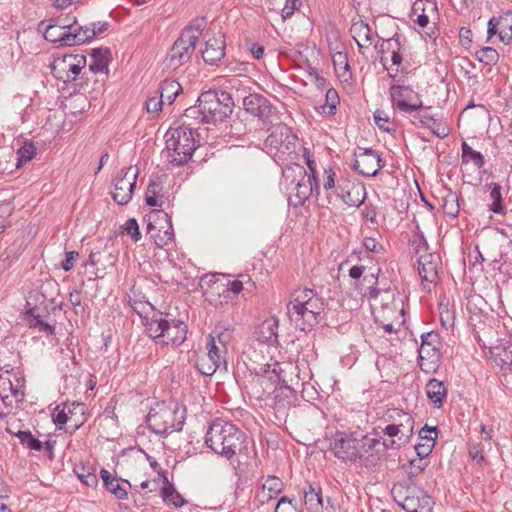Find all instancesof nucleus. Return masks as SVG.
<instances>
[{
	"label": "nucleus",
	"mask_w": 512,
	"mask_h": 512,
	"mask_svg": "<svg viewBox=\"0 0 512 512\" xmlns=\"http://www.w3.org/2000/svg\"><path fill=\"white\" fill-rule=\"evenodd\" d=\"M490 353L494 361L501 364L502 368L508 366L512 370V345L506 342L491 346Z\"/></svg>",
	"instance_id": "obj_32"
},
{
	"label": "nucleus",
	"mask_w": 512,
	"mask_h": 512,
	"mask_svg": "<svg viewBox=\"0 0 512 512\" xmlns=\"http://www.w3.org/2000/svg\"><path fill=\"white\" fill-rule=\"evenodd\" d=\"M205 26L206 21L204 18H196L190 22V24L183 30L181 34H188V36H197L198 41Z\"/></svg>",
	"instance_id": "obj_54"
},
{
	"label": "nucleus",
	"mask_w": 512,
	"mask_h": 512,
	"mask_svg": "<svg viewBox=\"0 0 512 512\" xmlns=\"http://www.w3.org/2000/svg\"><path fill=\"white\" fill-rule=\"evenodd\" d=\"M204 115L205 113L200 107V102H197L194 106L188 107L184 112V116L186 118L198 120L200 123H206Z\"/></svg>",
	"instance_id": "obj_61"
},
{
	"label": "nucleus",
	"mask_w": 512,
	"mask_h": 512,
	"mask_svg": "<svg viewBox=\"0 0 512 512\" xmlns=\"http://www.w3.org/2000/svg\"><path fill=\"white\" fill-rule=\"evenodd\" d=\"M197 102H200V107L205 113V122L213 124L224 121L231 115L234 107L231 94L224 90L202 92Z\"/></svg>",
	"instance_id": "obj_5"
},
{
	"label": "nucleus",
	"mask_w": 512,
	"mask_h": 512,
	"mask_svg": "<svg viewBox=\"0 0 512 512\" xmlns=\"http://www.w3.org/2000/svg\"><path fill=\"white\" fill-rule=\"evenodd\" d=\"M278 320L270 318L265 320L258 328L259 339L270 344L278 343Z\"/></svg>",
	"instance_id": "obj_33"
},
{
	"label": "nucleus",
	"mask_w": 512,
	"mask_h": 512,
	"mask_svg": "<svg viewBox=\"0 0 512 512\" xmlns=\"http://www.w3.org/2000/svg\"><path fill=\"white\" fill-rule=\"evenodd\" d=\"M226 42L224 36L209 38L205 49L201 51L203 60L210 65L217 64L225 56Z\"/></svg>",
	"instance_id": "obj_19"
},
{
	"label": "nucleus",
	"mask_w": 512,
	"mask_h": 512,
	"mask_svg": "<svg viewBox=\"0 0 512 512\" xmlns=\"http://www.w3.org/2000/svg\"><path fill=\"white\" fill-rule=\"evenodd\" d=\"M335 197L348 206L359 207L365 201L366 189L359 181L341 178L337 181Z\"/></svg>",
	"instance_id": "obj_13"
},
{
	"label": "nucleus",
	"mask_w": 512,
	"mask_h": 512,
	"mask_svg": "<svg viewBox=\"0 0 512 512\" xmlns=\"http://www.w3.org/2000/svg\"><path fill=\"white\" fill-rule=\"evenodd\" d=\"M489 192L490 203L489 211L504 216L507 212L506 204L502 195V186L499 183L492 182L485 185Z\"/></svg>",
	"instance_id": "obj_24"
},
{
	"label": "nucleus",
	"mask_w": 512,
	"mask_h": 512,
	"mask_svg": "<svg viewBox=\"0 0 512 512\" xmlns=\"http://www.w3.org/2000/svg\"><path fill=\"white\" fill-rule=\"evenodd\" d=\"M197 44V36H188V34H180L167 54L169 65L178 68L187 63Z\"/></svg>",
	"instance_id": "obj_12"
},
{
	"label": "nucleus",
	"mask_w": 512,
	"mask_h": 512,
	"mask_svg": "<svg viewBox=\"0 0 512 512\" xmlns=\"http://www.w3.org/2000/svg\"><path fill=\"white\" fill-rule=\"evenodd\" d=\"M233 337V330L229 326L218 324L208 336V340H214L215 344L227 348Z\"/></svg>",
	"instance_id": "obj_36"
},
{
	"label": "nucleus",
	"mask_w": 512,
	"mask_h": 512,
	"mask_svg": "<svg viewBox=\"0 0 512 512\" xmlns=\"http://www.w3.org/2000/svg\"><path fill=\"white\" fill-rule=\"evenodd\" d=\"M154 212L161 214L169 224V227L163 233L159 230L156 235L151 236L154 239L156 246L163 248L173 241L174 233L172 230V224L168 214L164 210H154Z\"/></svg>",
	"instance_id": "obj_38"
},
{
	"label": "nucleus",
	"mask_w": 512,
	"mask_h": 512,
	"mask_svg": "<svg viewBox=\"0 0 512 512\" xmlns=\"http://www.w3.org/2000/svg\"><path fill=\"white\" fill-rule=\"evenodd\" d=\"M427 463L422 461V459H412L409 461V465L405 467V472L407 473L409 479L416 477L422 470L425 469Z\"/></svg>",
	"instance_id": "obj_59"
},
{
	"label": "nucleus",
	"mask_w": 512,
	"mask_h": 512,
	"mask_svg": "<svg viewBox=\"0 0 512 512\" xmlns=\"http://www.w3.org/2000/svg\"><path fill=\"white\" fill-rule=\"evenodd\" d=\"M493 18L498 26L500 40L505 44H510L512 42V10Z\"/></svg>",
	"instance_id": "obj_29"
},
{
	"label": "nucleus",
	"mask_w": 512,
	"mask_h": 512,
	"mask_svg": "<svg viewBox=\"0 0 512 512\" xmlns=\"http://www.w3.org/2000/svg\"><path fill=\"white\" fill-rule=\"evenodd\" d=\"M325 304L315 290L297 289L291 295L287 304V314L290 320L301 331H306L317 325L324 314Z\"/></svg>",
	"instance_id": "obj_2"
},
{
	"label": "nucleus",
	"mask_w": 512,
	"mask_h": 512,
	"mask_svg": "<svg viewBox=\"0 0 512 512\" xmlns=\"http://www.w3.org/2000/svg\"><path fill=\"white\" fill-rule=\"evenodd\" d=\"M469 457L479 466L485 463V457L483 455V448L480 443H469L468 444Z\"/></svg>",
	"instance_id": "obj_56"
},
{
	"label": "nucleus",
	"mask_w": 512,
	"mask_h": 512,
	"mask_svg": "<svg viewBox=\"0 0 512 512\" xmlns=\"http://www.w3.org/2000/svg\"><path fill=\"white\" fill-rule=\"evenodd\" d=\"M385 166L378 152L371 148L363 149L354 160L353 168L362 176L374 177Z\"/></svg>",
	"instance_id": "obj_16"
},
{
	"label": "nucleus",
	"mask_w": 512,
	"mask_h": 512,
	"mask_svg": "<svg viewBox=\"0 0 512 512\" xmlns=\"http://www.w3.org/2000/svg\"><path fill=\"white\" fill-rule=\"evenodd\" d=\"M379 296H382V306L388 305V301L395 299V290L391 288L380 289L377 287L371 288L369 291L370 299L376 300Z\"/></svg>",
	"instance_id": "obj_50"
},
{
	"label": "nucleus",
	"mask_w": 512,
	"mask_h": 512,
	"mask_svg": "<svg viewBox=\"0 0 512 512\" xmlns=\"http://www.w3.org/2000/svg\"><path fill=\"white\" fill-rule=\"evenodd\" d=\"M414 119L418 120L423 127L429 129L438 138L443 139L449 134L447 126L432 115L417 113L414 115Z\"/></svg>",
	"instance_id": "obj_27"
},
{
	"label": "nucleus",
	"mask_w": 512,
	"mask_h": 512,
	"mask_svg": "<svg viewBox=\"0 0 512 512\" xmlns=\"http://www.w3.org/2000/svg\"><path fill=\"white\" fill-rule=\"evenodd\" d=\"M86 26L80 25L76 18H73V24L62 35L63 47L81 45L86 41L93 39V33L89 34Z\"/></svg>",
	"instance_id": "obj_20"
},
{
	"label": "nucleus",
	"mask_w": 512,
	"mask_h": 512,
	"mask_svg": "<svg viewBox=\"0 0 512 512\" xmlns=\"http://www.w3.org/2000/svg\"><path fill=\"white\" fill-rule=\"evenodd\" d=\"M165 325H167V319L163 318L161 313L154 315L147 326L150 337L155 339L161 338L163 340Z\"/></svg>",
	"instance_id": "obj_41"
},
{
	"label": "nucleus",
	"mask_w": 512,
	"mask_h": 512,
	"mask_svg": "<svg viewBox=\"0 0 512 512\" xmlns=\"http://www.w3.org/2000/svg\"><path fill=\"white\" fill-rule=\"evenodd\" d=\"M402 485L392 489V495L397 504L406 512H431L433 509L432 498L421 488L406 487L402 491Z\"/></svg>",
	"instance_id": "obj_8"
},
{
	"label": "nucleus",
	"mask_w": 512,
	"mask_h": 512,
	"mask_svg": "<svg viewBox=\"0 0 512 512\" xmlns=\"http://www.w3.org/2000/svg\"><path fill=\"white\" fill-rule=\"evenodd\" d=\"M410 244L414 248L416 254L426 252L428 249V243L418 224L415 227V232L412 239L410 240Z\"/></svg>",
	"instance_id": "obj_49"
},
{
	"label": "nucleus",
	"mask_w": 512,
	"mask_h": 512,
	"mask_svg": "<svg viewBox=\"0 0 512 512\" xmlns=\"http://www.w3.org/2000/svg\"><path fill=\"white\" fill-rule=\"evenodd\" d=\"M350 31L357 43L359 51H361L363 48V44L360 42V39H364L366 42L371 43L372 31L367 23H364L363 21L354 23Z\"/></svg>",
	"instance_id": "obj_40"
},
{
	"label": "nucleus",
	"mask_w": 512,
	"mask_h": 512,
	"mask_svg": "<svg viewBox=\"0 0 512 512\" xmlns=\"http://www.w3.org/2000/svg\"><path fill=\"white\" fill-rule=\"evenodd\" d=\"M219 276H222L223 278H226L225 275L218 274V273H212V274H205L200 279V288L203 289V295L208 297L210 294H218V296H221L222 291L225 290V283L219 281Z\"/></svg>",
	"instance_id": "obj_28"
},
{
	"label": "nucleus",
	"mask_w": 512,
	"mask_h": 512,
	"mask_svg": "<svg viewBox=\"0 0 512 512\" xmlns=\"http://www.w3.org/2000/svg\"><path fill=\"white\" fill-rule=\"evenodd\" d=\"M35 155L36 147L32 141H24L23 145L17 150V168H19L23 163L32 160Z\"/></svg>",
	"instance_id": "obj_43"
},
{
	"label": "nucleus",
	"mask_w": 512,
	"mask_h": 512,
	"mask_svg": "<svg viewBox=\"0 0 512 512\" xmlns=\"http://www.w3.org/2000/svg\"><path fill=\"white\" fill-rule=\"evenodd\" d=\"M395 443V440H390L389 442H381L378 438H372L368 435H365L361 439H358L360 460L363 458L364 454H370L373 456V451L379 454L381 451L383 452L386 449L392 448Z\"/></svg>",
	"instance_id": "obj_23"
},
{
	"label": "nucleus",
	"mask_w": 512,
	"mask_h": 512,
	"mask_svg": "<svg viewBox=\"0 0 512 512\" xmlns=\"http://www.w3.org/2000/svg\"><path fill=\"white\" fill-rule=\"evenodd\" d=\"M440 336L435 331L423 333L421 335V345L419 348V360L420 368L424 371H428L424 368V360H427L430 364L436 365L440 359Z\"/></svg>",
	"instance_id": "obj_17"
},
{
	"label": "nucleus",
	"mask_w": 512,
	"mask_h": 512,
	"mask_svg": "<svg viewBox=\"0 0 512 512\" xmlns=\"http://www.w3.org/2000/svg\"><path fill=\"white\" fill-rule=\"evenodd\" d=\"M68 300L71 303V305L73 306L74 312L76 314H82L85 312V307H84V305H82V301H81V291L80 290L73 289L69 293Z\"/></svg>",
	"instance_id": "obj_60"
},
{
	"label": "nucleus",
	"mask_w": 512,
	"mask_h": 512,
	"mask_svg": "<svg viewBox=\"0 0 512 512\" xmlns=\"http://www.w3.org/2000/svg\"><path fill=\"white\" fill-rule=\"evenodd\" d=\"M330 449L333 451L335 457L344 462H356L360 460L358 439L348 436L345 433H336L333 442L330 444Z\"/></svg>",
	"instance_id": "obj_14"
},
{
	"label": "nucleus",
	"mask_w": 512,
	"mask_h": 512,
	"mask_svg": "<svg viewBox=\"0 0 512 512\" xmlns=\"http://www.w3.org/2000/svg\"><path fill=\"white\" fill-rule=\"evenodd\" d=\"M170 137L166 140L163 151L167 161L173 166L186 165L199 147V133L190 125H181L169 130Z\"/></svg>",
	"instance_id": "obj_3"
},
{
	"label": "nucleus",
	"mask_w": 512,
	"mask_h": 512,
	"mask_svg": "<svg viewBox=\"0 0 512 512\" xmlns=\"http://www.w3.org/2000/svg\"><path fill=\"white\" fill-rule=\"evenodd\" d=\"M374 121H375V124L378 126V128L382 131H385L388 133H392V132L396 131L395 128H391L388 125L389 117L382 110L378 109L374 112Z\"/></svg>",
	"instance_id": "obj_57"
},
{
	"label": "nucleus",
	"mask_w": 512,
	"mask_h": 512,
	"mask_svg": "<svg viewBox=\"0 0 512 512\" xmlns=\"http://www.w3.org/2000/svg\"><path fill=\"white\" fill-rule=\"evenodd\" d=\"M403 421L400 423H397L396 425L399 426L400 430V436L399 440H402V443L407 442V440L410 438V436L413 434V428H414V419L411 415L407 413H403Z\"/></svg>",
	"instance_id": "obj_47"
},
{
	"label": "nucleus",
	"mask_w": 512,
	"mask_h": 512,
	"mask_svg": "<svg viewBox=\"0 0 512 512\" xmlns=\"http://www.w3.org/2000/svg\"><path fill=\"white\" fill-rule=\"evenodd\" d=\"M162 342L165 344L181 345L187 335V325L181 320H167Z\"/></svg>",
	"instance_id": "obj_21"
},
{
	"label": "nucleus",
	"mask_w": 512,
	"mask_h": 512,
	"mask_svg": "<svg viewBox=\"0 0 512 512\" xmlns=\"http://www.w3.org/2000/svg\"><path fill=\"white\" fill-rule=\"evenodd\" d=\"M162 190V185L160 182L151 181L146 189L145 201L148 206H162L163 202L158 201V196Z\"/></svg>",
	"instance_id": "obj_42"
},
{
	"label": "nucleus",
	"mask_w": 512,
	"mask_h": 512,
	"mask_svg": "<svg viewBox=\"0 0 512 512\" xmlns=\"http://www.w3.org/2000/svg\"><path fill=\"white\" fill-rule=\"evenodd\" d=\"M325 101H326V104L322 108L324 109L325 107H328L329 114H332V115L335 114V110H336L337 105L340 102V98H339L338 92L334 88H330L327 90L326 95H325Z\"/></svg>",
	"instance_id": "obj_58"
},
{
	"label": "nucleus",
	"mask_w": 512,
	"mask_h": 512,
	"mask_svg": "<svg viewBox=\"0 0 512 512\" xmlns=\"http://www.w3.org/2000/svg\"><path fill=\"white\" fill-rule=\"evenodd\" d=\"M476 59L485 65H495L499 61V53L492 47H483L475 52Z\"/></svg>",
	"instance_id": "obj_44"
},
{
	"label": "nucleus",
	"mask_w": 512,
	"mask_h": 512,
	"mask_svg": "<svg viewBox=\"0 0 512 512\" xmlns=\"http://www.w3.org/2000/svg\"><path fill=\"white\" fill-rule=\"evenodd\" d=\"M110 493H112L117 499L124 500L127 499L128 493L125 488H123L119 479L116 478L112 482L109 483L107 487H105Z\"/></svg>",
	"instance_id": "obj_63"
},
{
	"label": "nucleus",
	"mask_w": 512,
	"mask_h": 512,
	"mask_svg": "<svg viewBox=\"0 0 512 512\" xmlns=\"http://www.w3.org/2000/svg\"><path fill=\"white\" fill-rule=\"evenodd\" d=\"M146 422L151 432L166 437L182 430L185 413L177 405L171 407L164 403L157 404L150 409Z\"/></svg>",
	"instance_id": "obj_4"
},
{
	"label": "nucleus",
	"mask_w": 512,
	"mask_h": 512,
	"mask_svg": "<svg viewBox=\"0 0 512 512\" xmlns=\"http://www.w3.org/2000/svg\"><path fill=\"white\" fill-rule=\"evenodd\" d=\"M196 366H197L198 371L205 376H211L217 370L221 369V367L219 365L212 362L206 356L199 358Z\"/></svg>",
	"instance_id": "obj_51"
},
{
	"label": "nucleus",
	"mask_w": 512,
	"mask_h": 512,
	"mask_svg": "<svg viewBox=\"0 0 512 512\" xmlns=\"http://www.w3.org/2000/svg\"><path fill=\"white\" fill-rule=\"evenodd\" d=\"M181 92V85L174 79H164L159 85L160 98L163 102L167 101L169 105L173 104Z\"/></svg>",
	"instance_id": "obj_31"
},
{
	"label": "nucleus",
	"mask_w": 512,
	"mask_h": 512,
	"mask_svg": "<svg viewBox=\"0 0 512 512\" xmlns=\"http://www.w3.org/2000/svg\"><path fill=\"white\" fill-rule=\"evenodd\" d=\"M297 136L285 124L272 127L271 133L264 141V148L276 161L284 163L287 156L296 153Z\"/></svg>",
	"instance_id": "obj_7"
},
{
	"label": "nucleus",
	"mask_w": 512,
	"mask_h": 512,
	"mask_svg": "<svg viewBox=\"0 0 512 512\" xmlns=\"http://www.w3.org/2000/svg\"><path fill=\"white\" fill-rule=\"evenodd\" d=\"M206 348L208 350L206 357L210 359L212 362L216 363L223 369H227V348H223L217 344L215 341L207 340Z\"/></svg>",
	"instance_id": "obj_34"
},
{
	"label": "nucleus",
	"mask_w": 512,
	"mask_h": 512,
	"mask_svg": "<svg viewBox=\"0 0 512 512\" xmlns=\"http://www.w3.org/2000/svg\"><path fill=\"white\" fill-rule=\"evenodd\" d=\"M426 395L434 407H442L446 397L447 389L444 383L436 378H432L426 384Z\"/></svg>",
	"instance_id": "obj_25"
},
{
	"label": "nucleus",
	"mask_w": 512,
	"mask_h": 512,
	"mask_svg": "<svg viewBox=\"0 0 512 512\" xmlns=\"http://www.w3.org/2000/svg\"><path fill=\"white\" fill-rule=\"evenodd\" d=\"M64 30L59 27L56 23H49L44 29V38L52 43H57L59 46H63L62 35Z\"/></svg>",
	"instance_id": "obj_48"
},
{
	"label": "nucleus",
	"mask_w": 512,
	"mask_h": 512,
	"mask_svg": "<svg viewBox=\"0 0 512 512\" xmlns=\"http://www.w3.org/2000/svg\"><path fill=\"white\" fill-rule=\"evenodd\" d=\"M138 170L132 166L123 168L114 183V192L112 193L113 200L119 205H126L133 195L136 186Z\"/></svg>",
	"instance_id": "obj_11"
},
{
	"label": "nucleus",
	"mask_w": 512,
	"mask_h": 512,
	"mask_svg": "<svg viewBox=\"0 0 512 512\" xmlns=\"http://www.w3.org/2000/svg\"><path fill=\"white\" fill-rule=\"evenodd\" d=\"M91 62L89 70L93 73H108V64L111 60V51L108 48H95L90 53Z\"/></svg>",
	"instance_id": "obj_26"
},
{
	"label": "nucleus",
	"mask_w": 512,
	"mask_h": 512,
	"mask_svg": "<svg viewBox=\"0 0 512 512\" xmlns=\"http://www.w3.org/2000/svg\"><path fill=\"white\" fill-rule=\"evenodd\" d=\"M67 404L63 403L61 405H57L55 408V413H53V422L55 425L62 429V426L68 423L69 421H72V417L68 416V413L66 411Z\"/></svg>",
	"instance_id": "obj_52"
},
{
	"label": "nucleus",
	"mask_w": 512,
	"mask_h": 512,
	"mask_svg": "<svg viewBox=\"0 0 512 512\" xmlns=\"http://www.w3.org/2000/svg\"><path fill=\"white\" fill-rule=\"evenodd\" d=\"M404 41L405 38L402 35L395 33L391 38L383 40L380 46L381 52L384 53L390 49H392V51L401 50Z\"/></svg>",
	"instance_id": "obj_53"
},
{
	"label": "nucleus",
	"mask_w": 512,
	"mask_h": 512,
	"mask_svg": "<svg viewBox=\"0 0 512 512\" xmlns=\"http://www.w3.org/2000/svg\"><path fill=\"white\" fill-rule=\"evenodd\" d=\"M243 107L247 113L267 121L273 113V105L261 94L251 93L243 98Z\"/></svg>",
	"instance_id": "obj_18"
},
{
	"label": "nucleus",
	"mask_w": 512,
	"mask_h": 512,
	"mask_svg": "<svg viewBox=\"0 0 512 512\" xmlns=\"http://www.w3.org/2000/svg\"><path fill=\"white\" fill-rule=\"evenodd\" d=\"M205 444L216 454L231 460L238 454H246L247 437L236 425L215 420L205 435Z\"/></svg>",
	"instance_id": "obj_1"
},
{
	"label": "nucleus",
	"mask_w": 512,
	"mask_h": 512,
	"mask_svg": "<svg viewBox=\"0 0 512 512\" xmlns=\"http://www.w3.org/2000/svg\"><path fill=\"white\" fill-rule=\"evenodd\" d=\"M115 262L116 256H114L112 253L103 255L100 252H91L89 255V264L92 266L101 265L103 269H106L109 266H113Z\"/></svg>",
	"instance_id": "obj_45"
},
{
	"label": "nucleus",
	"mask_w": 512,
	"mask_h": 512,
	"mask_svg": "<svg viewBox=\"0 0 512 512\" xmlns=\"http://www.w3.org/2000/svg\"><path fill=\"white\" fill-rule=\"evenodd\" d=\"M304 503L309 512H323L324 504L321 489H316L309 484L308 490H304Z\"/></svg>",
	"instance_id": "obj_30"
},
{
	"label": "nucleus",
	"mask_w": 512,
	"mask_h": 512,
	"mask_svg": "<svg viewBox=\"0 0 512 512\" xmlns=\"http://www.w3.org/2000/svg\"><path fill=\"white\" fill-rule=\"evenodd\" d=\"M16 436L20 443L30 450L41 451L43 449V443L35 438L30 431H19Z\"/></svg>",
	"instance_id": "obj_46"
},
{
	"label": "nucleus",
	"mask_w": 512,
	"mask_h": 512,
	"mask_svg": "<svg viewBox=\"0 0 512 512\" xmlns=\"http://www.w3.org/2000/svg\"><path fill=\"white\" fill-rule=\"evenodd\" d=\"M286 370L282 367V365L278 362H275L273 364L272 373H274L277 376V379L281 385L287 389H292L291 380H288L285 374Z\"/></svg>",
	"instance_id": "obj_62"
},
{
	"label": "nucleus",
	"mask_w": 512,
	"mask_h": 512,
	"mask_svg": "<svg viewBox=\"0 0 512 512\" xmlns=\"http://www.w3.org/2000/svg\"><path fill=\"white\" fill-rule=\"evenodd\" d=\"M6 387H8V389L11 392L12 398L15 399L16 402H22L24 400V391L21 387L14 386L10 379H4L0 377V396L5 405L12 404V399L8 395L3 394Z\"/></svg>",
	"instance_id": "obj_35"
},
{
	"label": "nucleus",
	"mask_w": 512,
	"mask_h": 512,
	"mask_svg": "<svg viewBox=\"0 0 512 512\" xmlns=\"http://www.w3.org/2000/svg\"><path fill=\"white\" fill-rule=\"evenodd\" d=\"M442 209L444 213L453 218L457 217L460 211L459 196L457 193L448 190L442 197Z\"/></svg>",
	"instance_id": "obj_39"
},
{
	"label": "nucleus",
	"mask_w": 512,
	"mask_h": 512,
	"mask_svg": "<svg viewBox=\"0 0 512 512\" xmlns=\"http://www.w3.org/2000/svg\"><path fill=\"white\" fill-rule=\"evenodd\" d=\"M303 156L310 172L309 175H307L305 168L300 164L291 163L286 165V170H291L296 175L302 177L301 181H299L295 187L296 192L294 197L297 199L295 205H304L305 201L313 194H315L316 197L320 195L317 170L314 160L311 159L309 149L304 148Z\"/></svg>",
	"instance_id": "obj_6"
},
{
	"label": "nucleus",
	"mask_w": 512,
	"mask_h": 512,
	"mask_svg": "<svg viewBox=\"0 0 512 512\" xmlns=\"http://www.w3.org/2000/svg\"><path fill=\"white\" fill-rule=\"evenodd\" d=\"M86 64V57L82 54H65L57 57L51 64L53 76L64 83L74 81Z\"/></svg>",
	"instance_id": "obj_9"
},
{
	"label": "nucleus",
	"mask_w": 512,
	"mask_h": 512,
	"mask_svg": "<svg viewBox=\"0 0 512 512\" xmlns=\"http://www.w3.org/2000/svg\"><path fill=\"white\" fill-rule=\"evenodd\" d=\"M74 472L76 473L79 480L86 486L94 487L97 485V476L94 473L86 470L84 466H82L80 470L78 467H75Z\"/></svg>",
	"instance_id": "obj_55"
},
{
	"label": "nucleus",
	"mask_w": 512,
	"mask_h": 512,
	"mask_svg": "<svg viewBox=\"0 0 512 512\" xmlns=\"http://www.w3.org/2000/svg\"><path fill=\"white\" fill-rule=\"evenodd\" d=\"M441 258L436 253L420 254L418 259V273L422 280L423 289L430 291V285L439 279Z\"/></svg>",
	"instance_id": "obj_15"
},
{
	"label": "nucleus",
	"mask_w": 512,
	"mask_h": 512,
	"mask_svg": "<svg viewBox=\"0 0 512 512\" xmlns=\"http://www.w3.org/2000/svg\"><path fill=\"white\" fill-rule=\"evenodd\" d=\"M275 512H298L297 508L293 505L292 499L287 496H283L279 499Z\"/></svg>",
	"instance_id": "obj_64"
},
{
	"label": "nucleus",
	"mask_w": 512,
	"mask_h": 512,
	"mask_svg": "<svg viewBox=\"0 0 512 512\" xmlns=\"http://www.w3.org/2000/svg\"><path fill=\"white\" fill-rule=\"evenodd\" d=\"M283 486L284 484L280 478L269 475L262 484L261 492L257 494L256 499L261 505H264L272 499H276L282 492Z\"/></svg>",
	"instance_id": "obj_22"
},
{
	"label": "nucleus",
	"mask_w": 512,
	"mask_h": 512,
	"mask_svg": "<svg viewBox=\"0 0 512 512\" xmlns=\"http://www.w3.org/2000/svg\"><path fill=\"white\" fill-rule=\"evenodd\" d=\"M389 95L392 106L406 114L424 109L421 96L409 86L393 84L389 88Z\"/></svg>",
	"instance_id": "obj_10"
},
{
	"label": "nucleus",
	"mask_w": 512,
	"mask_h": 512,
	"mask_svg": "<svg viewBox=\"0 0 512 512\" xmlns=\"http://www.w3.org/2000/svg\"><path fill=\"white\" fill-rule=\"evenodd\" d=\"M461 158L463 163L472 162L476 168L481 169L485 165L484 156L474 150L466 141H463L461 144Z\"/></svg>",
	"instance_id": "obj_37"
}]
</instances>
